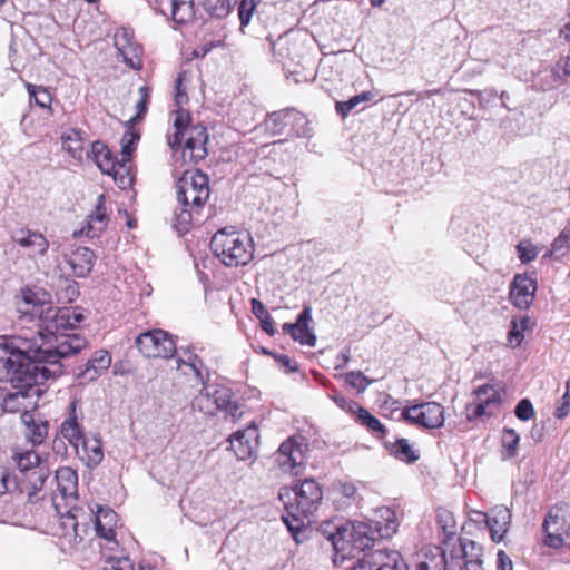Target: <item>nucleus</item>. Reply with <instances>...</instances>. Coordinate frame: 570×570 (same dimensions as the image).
<instances>
[{"mask_svg": "<svg viewBox=\"0 0 570 570\" xmlns=\"http://www.w3.org/2000/svg\"><path fill=\"white\" fill-rule=\"evenodd\" d=\"M21 326L36 322L37 331L30 336L20 334L0 337L1 380L16 390L1 393L0 407L8 413H32L42 394L40 384L63 372L62 358L80 352L87 340L68 331L78 328L83 315L75 308H55L31 289L22 291L17 302Z\"/></svg>", "mask_w": 570, "mask_h": 570, "instance_id": "f257e3e1", "label": "nucleus"}, {"mask_svg": "<svg viewBox=\"0 0 570 570\" xmlns=\"http://www.w3.org/2000/svg\"><path fill=\"white\" fill-rule=\"evenodd\" d=\"M321 532L327 538L333 550V562L338 566L345 560L356 558L373 547L377 535L373 524L364 521H354L351 524H334L325 522L321 525Z\"/></svg>", "mask_w": 570, "mask_h": 570, "instance_id": "f03ea898", "label": "nucleus"}, {"mask_svg": "<svg viewBox=\"0 0 570 570\" xmlns=\"http://www.w3.org/2000/svg\"><path fill=\"white\" fill-rule=\"evenodd\" d=\"M179 208L175 212L174 226L186 233L210 195L209 178L198 169L185 170L176 184Z\"/></svg>", "mask_w": 570, "mask_h": 570, "instance_id": "7ed1b4c3", "label": "nucleus"}, {"mask_svg": "<svg viewBox=\"0 0 570 570\" xmlns=\"http://www.w3.org/2000/svg\"><path fill=\"white\" fill-rule=\"evenodd\" d=\"M288 497L284 503L285 514L282 519L292 533L296 542H301L299 533L308 523V517L313 514L323 498V492L318 483L313 479H305L295 483L291 491L281 492V500Z\"/></svg>", "mask_w": 570, "mask_h": 570, "instance_id": "20e7f679", "label": "nucleus"}, {"mask_svg": "<svg viewBox=\"0 0 570 570\" xmlns=\"http://www.w3.org/2000/svg\"><path fill=\"white\" fill-rule=\"evenodd\" d=\"M210 247L216 257L228 267L246 265L254 257L250 235L234 227H225L215 233Z\"/></svg>", "mask_w": 570, "mask_h": 570, "instance_id": "39448f33", "label": "nucleus"}, {"mask_svg": "<svg viewBox=\"0 0 570 570\" xmlns=\"http://www.w3.org/2000/svg\"><path fill=\"white\" fill-rule=\"evenodd\" d=\"M11 461L17 469L14 474L20 480L21 494H26L30 503L39 501L50 474L48 466L33 450L14 451Z\"/></svg>", "mask_w": 570, "mask_h": 570, "instance_id": "423d86ee", "label": "nucleus"}, {"mask_svg": "<svg viewBox=\"0 0 570 570\" xmlns=\"http://www.w3.org/2000/svg\"><path fill=\"white\" fill-rule=\"evenodd\" d=\"M56 481H57V493L52 497L53 505L58 513L61 514L62 525L67 529L70 528L73 530L75 535L79 537V527L80 523L78 521L79 513H82V509L77 507H70L66 513L59 511V497L65 500L67 503L73 502L77 500L78 493V475L77 472L69 466H61L56 471Z\"/></svg>", "mask_w": 570, "mask_h": 570, "instance_id": "0eeeda50", "label": "nucleus"}, {"mask_svg": "<svg viewBox=\"0 0 570 570\" xmlns=\"http://www.w3.org/2000/svg\"><path fill=\"white\" fill-rule=\"evenodd\" d=\"M468 546H471V550L476 549L475 543L470 540H460V544L453 547L449 556L441 547H433L417 562L416 570H462L461 559L466 557Z\"/></svg>", "mask_w": 570, "mask_h": 570, "instance_id": "6e6552de", "label": "nucleus"}, {"mask_svg": "<svg viewBox=\"0 0 570 570\" xmlns=\"http://www.w3.org/2000/svg\"><path fill=\"white\" fill-rule=\"evenodd\" d=\"M546 532L544 544L560 548L570 539V504L558 503L546 515L542 524Z\"/></svg>", "mask_w": 570, "mask_h": 570, "instance_id": "1a4fd4ad", "label": "nucleus"}, {"mask_svg": "<svg viewBox=\"0 0 570 570\" xmlns=\"http://www.w3.org/2000/svg\"><path fill=\"white\" fill-rule=\"evenodd\" d=\"M135 344L145 357L169 358L176 353V343L163 330H151L136 337Z\"/></svg>", "mask_w": 570, "mask_h": 570, "instance_id": "9d476101", "label": "nucleus"}, {"mask_svg": "<svg viewBox=\"0 0 570 570\" xmlns=\"http://www.w3.org/2000/svg\"><path fill=\"white\" fill-rule=\"evenodd\" d=\"M307 445L295 438L284 441L274 453V461L284 473L298 475L306 463Z\"/></svg>", "mask_w": 570, "mask_h": 570, "instance_id": "9b49d317", "label": "nucleus"}, {"mask_svg": "<svg viewBox=\"0 0 570 570\" xmlns=\"http://www.w3.org/2000/svg\"><path fill=\"white\" fill-rule=\"evenodd\" d=\"M402 417L425 429H439L444 424V409L436 402H424L402 410Z\"/></svg>", "mask_w": 570, "mask_h": 570, "instance_id": "f8f14e48", "label": "nucleus"}, {"mask_svg": "<svg viewBox=\"0 0 570 570\" xmlns=\"http://www.w3.org/2000/svg\"><path fill=\"white\" fill-rule=\"evenodd\" d=\"M187 101L188 96L186 90L183 88V76L179 75L175 85V105L177 106L174 119L175 131L169 134L167 137L168 146L173 150L181 146L185 135L188 134V129L191 127L189 126V112L181 108L185 104H187Z\"/></svg>", "mask_w": 570, "mask_h": 570, "instance_id": "ddd939ff", "label": "nucleus"}, {"mask_svg": "<svg viewBox=\"0 0 570 570\" xmlns=\"http://www.w3.org/2000/svg\"><path fill=\"white\" fill-rule=\"evenodd\" d=\"M501 404L499 391L492 384H484L475 391V400L466 406L468 420L494 415Z\"/></svg>", "mask_w": 570, "mask_h": 570, "instance_id": "4468645a", "label": "nucleus"}, {"mask_svg": "<svg viewBox=\"0 0 570 570\" xmlns=\"http://www.w3.org/2000/svg\"><path fill=\"white\" fill-rule=\"evenodd\" d=\"M302 124V128L296 131L297 136L309 137V121L295 109H283L272 112L264 121L265 129L273 136L279 135L288 125Z\"/></svg>", "mask_w": 570, "mask_h": 570, "instance_id": "2eb2a0df", "label": "nucleus"}, {"mask_svg": "<svg viewBox=\"0 0 570 570\" xmlns=\"http://www.w3.org/2000/svg\"><path fill=\"white\" fill-rule=\"evenodd\" d=\"M184 139L183 158L185 161L196 164L208 155V132L206 127L202 125L191 126Z\"/></svg>", "mask_w": 570, "mask_h": 570, "instance_id": "dca6fc26", "label": "nucleus"}, {"mask_svg": "<svg viewBox=\"0 0 570 570\" xmlns=\"http://www.w3.org/2000/svg\"><path fill=\"white\" fill-rule=\"evenodd\" d=\"M114 42L126 65L132 69L141 68L142 48L135 40L134 32L130 29H118L115 33Z\"/></svg>", "mask_w": 570, "mask_h": 570, "instance_id": "f3484780", "label": "nucleus"}, {"mask_svg": "<svg viewBox=\"0 0 570 570\" xmlns=\"http://www.w3.org/2000/svg\"><path fill=\"white\" fill-rule=\"evenodd\" d=\"M117 525V514L109 508L97 505L95 512V530L97 535L105 541L101 549L117 550L118 541L115 539V528Z\"/></svg>", "mask_w": 570, "mask_h": 570, "instance_id": "a211bd4d", "label": "nucleus"}, {"mask_svg": "<svg viewBox=\"0 0 570 570\" xmlns=\"http://www.w3.org/2000/svg\"><path fill=\"white\" fill-rule=\"evenodd\" d=\"M258 429L255 423H250L246 429L238 430L228 439L230 450L238 460L245 461L253 458L258 446Z\"/></svg>", "mask_w": 570, "mask_h": 570, "instance_id": "6ab92c4d", "label": "nucleus"}, {"mask_svg": "<svg viewBox=\"0 0 570 570\" xmlns=\"http://www.w3.org/2000/svg\"><path fill=\"white\" fill-rule=\"evenodd\" d=\"M312 307L305 305L298 314L295 323H285L283 331L291 335L294 341L299 342L302 345L314 347L316 344V335L311 328L312 323Z\"/></svg>", "mask_w": 570, "mask_h": 570, "instance_id": "aec40b11", "label": "nucleus"}, {"mask_svg": "<svg viewBox=\"0 0 570 570\" xmlns=\"http://www.w3.org/2000/svg\"><path fill=\"white\" fill-rule=\"evenodd\" d=\"M537 292V281L527 274H517L510 284V299L512 304L527 309L533 303Z\"/></svg>", "mask_w": 570, "mask_h": 570, "instance_id": "412c9836", "label": "nucleus"}, {"mask_svg": "<svg viewBox=\"0 0 570 570\" xmlns=\"http://www.w3.org/2000/svg\"><path fill=\"white\" fill-rule=\"evenodd\" d=\"M12 240L27 250L31 258L43 256L49 247L48 239L39 232L21 228L13 233Z\"/></svg>", "mask_w": 570, "mask_h": 570, "instance_id": "4be33fe9", "label": "nucleus"}, {"mask_svg": "<svg viewBox=\"0 0 570 570\" xmlns=\"http://www.w3.org/2000/svg\"><path fill=\"white\" fill-rule=\"evenodd\" d=\"M478 515L482 517L484 523L488 525L491 538L495 542H500L507 533L512 514L510 510L504 505H497L491 510L490 514L484 512H476Z\"/></svg>", "mask_w": 570, "mask_h": 570, "instance_id": "5701e85b", "label": "nucleus"}, {"mask_svg": "<svg viewBox=\"0 0 570 570\" xmlns=\"http://www.w3.org/2000/svg\"><path fill=\"white\" fill-rule=\"evenodd\" d=\"M176 364L178 371H181L185 375L193 373L200 384H206L209 379V372L203 361L190 348H180Z\"/></svg>", "mask_w": 570, "mask_h": 570, "instance_id": "b1692460", "label": "nucleus"}, {"mask_svg": "<svg viewBox=\"0 0 570 570\" xmlns=\"http://www.w3.org/2000/svg\"><path fill=\"white\" fill-rule=\"evenodd\" d=\"M381 539H389L396 533L399 520L396 512L389 507H379L373 511L370 520Z\"/></svg>", "mask_w": 570, "mask_h": 570, "instance_id": "393cba45", "label": "nucleus"}, {"mask_svg": "<svg viewBox=\"0 0 570 570\" xmlns=\"http://www.w3.org/2000/svg\"><path fill=\"white\" fill-rule=\"evenodd\" d=\"M20 419L26 429L24 435L27 441L33 446L42 444L48 436V422L33 412L22 413Z\"/></svg>", "mask_w": 570, "mask_h": 570, "instance_id": "a878e982", "label": "nucleus"}, {"mask_svg": "<svg viewBox=\"0 0 570 570\" xmlns=\"http://www.w3.org/2000/svg\"><path fill=\"white\" fill-rule=\"evenodd\" d=\"M87 155L97 164L102 173H114L117 175V173L125 169V164H120L119 160L115 159L102 141H94Z\"/></svg>", "mask_w": 570, "mask_h": 570, "instance_id": "bb28decb", "label": "nucleus"}, {"mask_svg": "<svg viewBox=\"0 0 570 570\" xmlns=\"http://www.w3.org/2000/svg\"><path fill=\"white\" fill-rule=\"evenodd\" d=\"M105 203V195L100 194L97 198L95 210L88 216L87 225L81 229V234H86V236L91 238L98 237L107 227L109 218Z\"/></svg>", "mask_w": 570, "mask_h": 570, "instance_id": "cd10ccee", "label": "nucleus"}, {"mask_svg": "<svg viewBox=\"0 0 570 570\" xmlns=\"http://www.w3.org/2000/svg\"><path fill=\"white\" fill-rule=\"evenodd\" d=\"M370 562L376 570H409L405 560L395 550L375 549L370 552Z\"/></svg>", "mask_w": 570, "mask_h": 570, "instance_id": "c85d7f7f", "label": "nucleus"}, {"mask_svg": "<svg viewBox=\"0 0 570 570\" xmlns=\"http://www.w3.org/2000/svg\"><path fill=\"white\" fill-rule=\"evenodd\" d=\"M75 450L88 468L97 466L104 459L101 441L96 436L85 438Z\"/></svg>", "mask_w": 570, "mask_h": 570, "instance_id": "c756f323", "label": "nucleus"}, {"mask_svg": "<svg viewBox=\"0 0 570 570\" xmlns=\"http://www.w3.org/2000/svg\"><path fill=\"white\" fill-rule=\"evenodd\" d=\"M111 355L104 350L97 351L86 363L85 370L79 374L87 381H94L109 368Z\"/></svg>", "mask_w": 570, "mask_h": 570, "instance_id": "7c9ffc66", "label": "nucleus"}, {"mask_svg": "<svg viewBox=\"0 0 570 570\" xmlns=\"http://www.w3.org/2000/svg\"><path fill=\"white\" fill-rule=\"evenodd\" d=\"M94 252L87 247H80L72 252L69 258V264L75 276H87L94 267Z\"/></svg>", "mask_w": 570, "mask_h": 570, "instance_id": "2f4dec72", "label": "nucleus"}, {"mask_svg": "<svg viewBox=\"0 0 570 570\" xmlns=\"http://www.w3.org/2000/svg\"><path fill=\"white\" fill-rule=\"evenodd\" d=\"M384 446L392 456L400 461L414 463L419 460V454L404 438L395 439L393 442L384 441Z\"/></svg>", "mask_w": 570, "mask_h": 570, "instance_id": "473e14b6", "label": "nucleus"}, {"mask_svg": "<svg viewBox=\"0 0 570 570\" xmlns=\"http://www.w3.org/2000/svg\"><path fill=\"white\" fill-rule=\"evenodd\" d=\"M214 403L216 411L223 410L233 419H236L238 414V405L232 401V391L228 387L219 385H210Z\"/></svg>", "mask_w": 570, "mask_h": 570, "instance_id": "72a5a7b5", "label": "nucleus"}, {"mask_svg": "<svg viewBox=\"0 0 570 570\" xmlns=\"http://www.w3.org/2000/svg\"><path fill=\"white\" fill-rule=\"evenodd\" d=\"M166 3L170 7L171 19L177 24H187L194 20V0H166Z\"/></svg>", "mask_w": 570, "mask_h": 570, "instance_id": "f704fd0d", "label": "nucleus"}, {"mask_svg": "<svg viewBox=\"0 0 570 570\" xmlns=\"http://www.w3.org/2000/svg\"><path fill=\"white\" fill-rule=\"evenodd\" d=\"M62 148L77 160H82L85 138L79 129H68L61 136Z\"/></svg>", "mask_w": 570, "mask_h": 570, "instance_id": "c9c22d12", "label": "nucleus"}, {"mask_svg": "<svg viewBox=\"0 0 570 570\" xmlns=\"http://www.w3.org/2000/svg\"><path fill=\"white\" fill-rule=\"evenodd\" d=\"M101 553L105 558V564L100 570H134L129 557H127L119 547L117 550L101 549Z\"/></svg>", "mask_w": 570, "mask_h": 570, "instance_id": "e433bc0d", "label": "nucleus"}, {"mask_svg": "<svg viewBox=\"0 0 570 570\" xmlns=\"http://www.w3.org/2000/svg\"><path fill=\"white\" fill-rule=\"evenodd\" d=\"M356 421L361 425L365 426L377 439L384 440L387 434L385 426L380 422V420L373 416L364 407H357Z\"/></svg>", "mask_w": 570, "mask_h": 570, "instance_id": "4c0bfd02", "label": "nucleus"}, {"mask_svg": "<svg viewBox=\"0 0 570 570\" xmlns=\"http://www.w3.org/2000/svg\"><path fill=\"white\" fill-rule=\"evenodd\" d=\"M203 385L204 387L194 397L191 406L195 411L204 413L205 415H214L216 413V405L214 403V397L212 396L213 392L210 385Z\"/></svg>", "mask_w": 570, "mask_h": 570, "instance_id": "58836bf2", "label": "nucleus"}, {"mask_svg": "<svg viewBox=\"0 0 570 570\" xmlns=\"http://www.w3.org/2000/svg\"><path fill=\"white\" fill-rule=\"evenodd\" d=\"M438 525L443 531L444 539L443 544L449 546L458 532L456 521L452 512L441 509L438 511Z\"/></svg>", "mask_w": 570, "mask_h": 570, "instance_id": "ea45409f", "label": "nucleus"}, {"mask_svg": "<svg viewBox=\"0 0 570 570\" xmlns=\"http://www.w3.org/2000/svg\"><path fill=\"white\" fill-rule=\"evenodd\" d=\"M60 433L75 449H78L80 442L86 438L76 416H70L62 422Z\"/></svg>", "mask_w": 570, "mask_h": 570, "instance_id": "a19ab883", "label": "nucleus"}, {"mask_svg": "<svg viewBox=\"0 0 570 570\" xmlns=\"http://www.w3.org/2000/svg\"><path fill=\"white\" fill-rule=\"evenodd\" d=\"M27 90L30 96V99L42 109H47L52 112L51 102L52 96L50 91L42 86H35L32 83H27Z\"/></svg>", "mask_w": 570, "mask_h": 570, "instance_id": "79ce46f5", "label": "nucleus"}, {"mask_svg": "<svg viewBox=\"0 0 570 570\" xmlns=\"http://www.w3.org/2000/svg\"><path fill=\"white\" fill-rule=\"evenodd\" d=\"M374 97H375V95L372 91H363L362 94L356 95L346 101H337L336 106H335L336 111L342 117H346L360 104L371 101L374 99Z\"/></svg>", "mask_w": 570, "mask_h": 570, "instance_id": "37998d69", "label": "nucleus"}, {"mask_svg": "<svg viewBox=\"0 0 570 570\" xmlns=\"http://www.w3.org/2000/svg\"><path fill=\"white\" fill-rule=\"evenodd\" d=\"M18 491L21 494L19 478L8 468L0 465V495Z\"/></svg>", "mask_w": 570, "mask_h": 570, "instance_id": "c03bdc74", "label": "nucleus"}, {"mask_svg": "<svg viewBox=\"0 0 570 570\" xmlns=\"http://www.w3.org/2000/svg\"><path fill=\"white\" fill-rule=\"evenodd\" d=\"M518 257L523 264H528L532 261H534L540 249L537 245H534L530 239H522L515 246Z\"/></svg>", "mask_w": 570, "mask_h": 570, "instance_id": "a18cd8bd", "label": "nucleus"}, {"mask_svg": "<svg viewBox=\"0 0 570 570\" xmlns=\"http://www.w3.org/2000/svg\"><path fill=\"white\" fill-rule=\"evenodd\" d=\"M520 438L512 429H504L502 434V444L504 448V458L510 459L517 455Z\"/></svg>", "mask_w": 570, "mask_h": 570, "instance_id": "49530a36", "label": "nucleus"}, {"mask_svg": "<svg viewBox=\"0 0 570 570\" xmlns=\"http://www.w3.org/2000/svg\"><path fill=\"white\" fill-rule=\"evenodd\" d=\"M139 139V136L128 130L121 138V161L120 164H127L130 160L135 142Z\"/></svg>", "mask_w": 570, "mask_h": 570, "instance_id": "de8ad7c7", "label": "nucleus"}, {"mask_svg": "<svg viewBox=\"0 0 570 570\" xmlns=\"http://www.w3.org/2000/svg\"><path fill=\"white\" fill-rule=\"evenodd\" d=\"M528 323H529L528 318H523L519 323L515 321L512 322V327L508 334V341L512 347H517L521 344V342L523 340L522 332L527 330Z\"/></svg>", "mask_w": 570, "mask_h": 570, "instance_id": "09e8293b", "label": "nucleus"}, {"mask_svg": "<svg viewBox=\"0 0 570 570\" xmlns=\"http://www.w3.org/2000/svg\"><path fill=\"white\" fill-rule=\"evenodd\" d=\"M139 100L136 104L137 114L135 117L130 118L128 121L130 125H134L136 121L140 120L144 115L147 112V106L149 102L150 94L149 88L142 86L139 88Z\"/></svg>", "mask_w": 570, "mask_h": 570, "instance_id": "8fccbe9b", "label": "nucleus"}, {"mask_svg": "<svg viewBox=\"0 0 570 570\" xmlns=\"http://www.w3.org/2000/svg\"><path fill=\"white\" fill-rule=\"evenodd\" d=\"M346 383L357 392H364L372 383L362 372H350L345 375Z\"/></svg>", "mask_w": 570, "mask_h": 570, "instance_id": "3c124183", "label": "nucleus"}, {"mask_svg": "<svg viewBox=\"0 0 570 570\" xmlns=\"http://www.w3.org/2000/svg\"><path fill=\"white\" fill-rule=\"evenodd\" d=\"M570 248V234L566 230L561 232L559 236L551 244V255L563 256Z\"/></svg>", "mask_w": 570, "mask_h": 570, "instance_id": "603ef678", "label": "nucleus"}, {"mask_svg": "<svg viewBox=\"0 0 570 570\" xmlns=\"http://www.w3.org/2000/svg\"><path fill=\"white\" fill-rule=\"evenodd\" d=\"M514 412H515L517 417L520 419L521 421H528L534 414L532 403L528 399L521 400L517 404Z\"/></svg>", "mask_w": 570, "mask_h": 570, "instance_id": "864d4df0", "label": "nucleus"}, {"mask_svg": "<svg viewBox=\"0 0 570 570\" xmlns=\"http://www.w3.org/2000/svg\"><path fill=\"white\" fill-rule=\"evenodd\" d=\"M256 1L255 0H242L238 14L243 26L247 24L250 20V16L255 9Z\"/></svg>", "mask_w": 570, "mask_h": 570, "instance_id": "5fc2aeb1", "label": "nucleus"}, {"mask_svg": "<svg viewBox=\"0 0 570 570\" xmlns=\"http://www.w3.org/2000/svg\"><path fill=\"white\" fill-rule=\"evenodd\" d=\"M107 174L112 176L115 181L122 189H126L132 185L134 178L129 173L127 164H125V169L117 173V175H115L114 173H107Z\"/></svg>", "mask_w": 570, "mask_h": 570, "instance_id": "6e6d98bb", "label": "nucleus"}, {"mask_svg": "<svg viewBox=\"0 0 570 570\" xmlns=\"http://www.w3.org/2000/svg\"><path fill=\"white\" fill-rule=\"evenodd\" d=\"M334 489L336 492H338L342 497L346 499H353L357 492V489L354 483L345 481L335 482Z\"/></svg>", "mask_w": 570, "mask_h": 570, "instance_id": "4d7b16f0", "label": "nucleus"}, {"mask_svg": "<svg viewBox=\"0 0 570 570\" xmlns=\"http://www.w3.org/2000/svg\"><path fill=\"white\" fill-rule=\"evenodd\" d=\"M470 546L466 547V549ZM462 562V570H482V560L479 558L478 553H472L471 558L469 559L468 556L461 559Z\"/></svg>", "mask_w": 570, "mask_h": 570, "instance_id": "13d9d810", "label": "nucleus"}, {"mask_svg": "<svg viewBox=\"0 0 570 570\" xmlns=\"http://www.w3.org/2000/svg\"><path fill=\"white\" fill-rule=\"evenodd\" d=\"M275 361L278 366L286 373H293L297 371V365L287 355H275Z\"/></svg>", "mask_w": 570, "mask_h": 570, "instance_id": "bf43d9fd", "label": "nucleus"}, {"mask_svg": "<svg viewBox=\"0 0 570 570\" xmlns=\"http://www.w3.org/2000/svg\"><path fill=\"white\" fill-rule=\"evenodd\" d=\"M497 558H498V569L497 570H512L513 569L512 561H511L510 557L503 550L498 551Z\"/></svg>", "mask_w": 570, "mask_h": 570, "instance_id": "052dcab7", "label": "nucleus"}, {"mask_svg": "<svg viewBox=\"0 0 570 570\" xmlns=\"http://www.w3.org/2000/svg\"><path fill=\"white\" fill-rule=\"evenodd\" d=\"M333 401L337 406H340L343 410H350L353 411L354 407H360L355 402L348 401L346 397H344L341 394L333 395Z\"/></svg>", "mask_w": 570, "mask_h": 570, "instance_id": "680f3d73", "label": "nucleus"}, {"mask_svg": "<svg viewBox=\"0 0 570 570\" xmlns=\"http://www.w3.org/2000/svg\"><path fill=\"white\" fill-rule=\"evenodd\" d=\"M252 312L259 320L269 315L268 312L266 311L264 304L256 298L252 299Z\"/></svg>", "mask_w": 570, "mask_h": 570, "instance_id": "e2e57ef3", "label": "nucleus"}, {"mask_svg": "<svg viewBox=\"0 0 570 570\" xmlns=\"http://www.w3.org/2000/svg\"><path fill=\"white\" fill-rule=\"evenodd\" d=\"M352 570H376L374 564L370 562V552L365 553L357 564Z\"/></svg>", "mask_w": 570, "mask_h": 570, "instance_id": "0e129e2a", "label": "nucleus"}, {"mask_svg": "<svg viewBox=\"0 0 570 570\" xmlns=\"http://www.w3.org/2000/svg\"><path fill=\"white\" fill-rule=\"evenodd\" d=\"M382 397H383L382 404H381L382 409H386V410H391V411L399 409V401L394 400L389 394H383Z\"/></svg>", "mask_w": 570, "mask_h": 570, "instance_id": "69168bd1", "label": "nucleus"}, {"mask_svg": "<svg viewBox=\"0 0 570 570\" xmlns=\"http://www.w3.org/2000/svg\"><path fill=\"white\" fill-rule=\"evenodd\" d=\"M261 325L264 332H266L269 335L274 334L273 320L269 315L261 320Z\"/></svg>", "mask_w": 570, "mask_h": 570, "instance_id": "338daca9", "label": "nucleus"}, {"mask_svg": "<svg viewBox=\"0 0 570 570\" xmlns=\"http://www.w3.org/2000/svg\"><path fill=\"white\" fill-rule=\"evenodd\" d=\"M559 66L562 68L563 73L570 77V56L560 60Z\"/></svg>", "mask_w": 570, "mask_h": 570, "instance_id": "774afa93", "label": "nucleus"}]
</instances>
